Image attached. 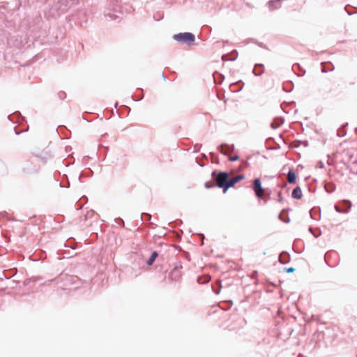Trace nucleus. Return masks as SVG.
<instances>
[{"mask_svg":"<svg viewBox=\"0 0 357 357\" xmlns=\"http://www.w3.org/2000/svg\"><path fill=\"white\" fill-rule=\"evenodd\" d=\"M73 4L72 0H56L45 13L47 17H56L66 12Z\"/></svg>","mask_w":357,"mask_h":357,"instance_id":"obj_1","label":"nucleus"},{"mask_svg":"<svg viewBox=\"0 0 357 357\" xmlns=\"http://www.w3.org/2000/svg\"><path fill=\"white\" fill-rule=\"evenodd\" d=\"M212 178L215 181V183H212L209 185L208 183H205V187L206 188H210L211 187L218 186L220 188H223L224 192L230 188L229 182L230 179L229 178V174L225 172H216L213 171L212 173Z\"/></svg>","mask_w":357,"mask_h":357,"instance_id":"obj_2","label":"nucleus"},{"mask_svg":"<svg viewBox=\"0 0 357 357\" xmlns=\"http://www.w3.org/2000/svg\"><path fill=\"white\" fill-rule=\"evenodd\" d=\"M173 38L181 43L190 44L195 41V36L192 33L185 32L174 35Z\"/></svg>","mask_w":357,"mask_h":357,"instance_id":"obj_3","label":"nucleus"},{"mask_svg":"<svg viewBox=\"0 0 357 357\" xmlns=\"http://www.w3.org/2000/svg\"><path fill=\"white\" fill-rule=\"evenodd\" d=\"M352 204L349 200H343L340 205H335V209L337 213H348Z\"/></svg>","mask_w":357,"mask_h":357,"instance_id":"obj_4","label":"nucleus"},{"mask_svg":"<svg viewBox=\"0 0 357 357\" xmlns=\"http://www.w3.org/2000/svg\"><path fill=\"white\" fill-rule=\"evenodd\" d=\"M253 190L258 198H261L264 196V190L261 187V181L259 178H255L253 182Z\"/></svg>","mask_w":357,"mask_h":357,"instance_id":"obj_5","label":"nucleus"},{"mask_svg":"<svg viewBox=\"0 0 357 357\" xmlns=\"http://www.w3.org/2000/svg\"><path fill=\"white\" fill-rule=\"evenodd\" d=\"M220 153L227 155L228 153L232 152L234 150V145H229L227 144H222L219 147Z\"/></svg>","mask_w":357,"mask_h":357,"instance_id":"obj_6","label":"nucleus"},{"mask_svg":"<svg viewBox=\"0 0 357 357\" xmlns=\"http://www.w3.org/2000/svg\"><path fill=\"white\" fill-rule=\"evenodd\" d=\"M284 123V119L281 117H276L271 123V127L273 129L278 128Z\"/></svg>","mask_w":357,"mask_h":357,"instance_id":"obj_7","label":"nucleus"},{"mask_svg":"<svg viewBox=\"0 0 357 357\" xmlns=\"http://www.w3.org/2000/svg\"><path fill=\"white\" fill-rule=\"evenodd\" d=\"M290 257L287 252H283L280 255L279 261L281 264H287L289 261Z\"/></svg>","mask_w":357,"mask_h":357,"instance_id":"obj_8","label":"nucleus"},{"mask_svg":"<svg viewBox=\"0 0 357 357\" xmlns=\"http://www.w3.org/2000/svg\"><path fill=\"white\" fill-rule=\"evenodd\" d=\"M263 67L262 64H256L252 71L254 75L256 76L261 75L264 73Z\"/></svg>","mask_w":357,"mask_h":357,"instance_id":"obj_9","label":"nucleus"},{"mask_svg":"<svg viewBox=\"0 0 357 357\" xmlns=\"http://www.w3.org/2000/svg\"><path fill=\"white\" fill-rule=\"evenodd\" d=\"M292 197L294 199H301L302 197V190L300 187H296L292 192Z\"/></svg>","mask_w":357,"mask_h":357,"instance_id":"obj_10","label":"nucleus"},{"mask_svg":"<svg viewBox=\"0 0 357 357\" xmlns=\"http://www.w3.org/2000/svg\"><path fill=\"white\" fill-rule=\"evenodd\" d=\"M24 172L26 173H33L37 172L39 169V167L38 166H34V167H31L29 164H26V165L24 167Z\"/></svg>","mask_w":357,"mask_h":357,"instance_id":"obj_11","label":"nucleus"},{"mask_svg":"<svg viewBox=\"0 0 357 357\" xmlns=\"http://www.w3.org/2000/svg\"><path fill=\"white\" fill-rule=\"evenodd\" d=\"M280 6V0H272L268 2V7L271 10L278 8Z\"/></svg>","mask_w":357,"mask_h":357,"instance_id":"obj_12","label":"nucleus"},{"mask_svg":"<svg viewBox=\"0 0 357 357\" xmlns=\"http://www.w3.org/2000/svg\"><path fill=\"white\" fill-rule=\"evenodd\" d=\"M287 181L289 183H295L296 174L292 170H289L287 174Z\"/></svg>","mask_w":357,"mask_h":357,"instance_id":"obj_13","label":"nucleus"},{"mask_svg":"<svg viewBox=\"0 0 357 357\" xmlns=\"http://www.w3.org/2000/svg\"><path fill=\"white\" fill-rule=\"evenodd\" d=\"M243 178H244L243 175H238L234 178H231L230 182H229L230 187L234 186L235 185V183H236L237 182H238L241 180H243Z\"/></svg>","mask_w":357,"mask_h":357,"instance_id":"obj_14","label":"nucleus"},{"mask_svg":"<svg viewBox=\"0 0 357 357\" xmlns=\"http://www.w3.org/2000/svg\"><path fill=\"white\" fill-rule=\"evenodd\" d=\"M158 257V253L156 252H153L150 258L149 259V260L147 261V264L149 265H151L153 264V263L154 262L155 258Z\"/></svg>","mask_w":357,"mask_h":357,"instance_id":"obj_15","label":"nucleus"},{"mask_svg":"<svg viewBox=\"0 0 357 357\" xmlns=\"http://www.w3.org/2000/svg\"><path fill=\"white\" fill-rule=\"evenodd\" d=\"M229 160L230 161H236L238 160V155L229 156Z\"/></svg>","mask_w":357,"mask_h":357,"instance_id":"obj_16","label":"nucleus"},{"mask_svg":"<svg viewBox=\"0 0 357 357\" xmlns=\"http://www.w3.org/2000/svg\"><path fill=\"white\" fill-rule=\"evenodd\" d=\"M144 218H147V219H146L147 220H149L151 219V215H150V214H149V213H143V214L142 215V218H144Z\"/></svg>","mask_w":357,"mask_h":357,"instance_id":"obj_17","label":"nucleus"},{"mask_svg":"<svg viewBox=\"0 0 357 357\" xmlns=\"http://www.w3.org/2000/svg\"><path fill=\"white\" fill-rule=\"evenodd\" d=\"M222 58L225 61L234 60L235 59V58L234 59H229V55H227V54L222 55Z\"/></svg>","mask_w":357,"mask_h":357,"instance_id":"obj_18","label":"nucleus"},{"mask_svg":"<svg viewBox=\"0 0 357 357\" xmlns=\"http://www.w3.org/2000/svg\"><path fill=\"white\" fill-rule=\"evenodd\" d=\"M294 268L293 267H290L286 269V271L287 273H293L294 271Z\"/></svg>","mask_w":357,"mask_h":357,"instance_id":"obj_19","label":"nucleus"},{"mask_svg":"<svg viewBox=\"0 0 357 357\" xmlns=\"http://www.w3.org/2000/svg\"><path fill=\"white\" fill-rule=\"evenodd\" d=\"M59 96L61 98H64L66 97V93L64 92H61Z\"/></svg>","mask_w":357,"mask_h":357,"instance_id":"obj_20","label":"nucleus"},{"mask_svg":"<svg viewBox=\"0 0 357 357\" xmlns=\"http://www.w3.org/2000/svg\"><path fill=\"white\" fill-rule=\"evenodd\" d=\"M322 72H323V73H326V69H325V68H323V69H322Z\"/></svg>","mask_w":357,"mask_h":357,"instance_id":"obj_21","label":"nucleus"},{"mask_svg":"<svg viewBox=\"0 0 357 357\" xmlns=\"http://www.w3.org/2000/svg\"><path fill=\"white\" fill-rule=\"evenodd\" d=\"M220 293V290L216 291L215 294H218Z\"/></svg>","mask_w":357,"mask_h":357,"instance_id":"obj_22","label":"nucleus"},{"mask_svg":"<svg viewBox=\"0 0 357 357\" xmlns=\"http://www.w3.org/2000/svg\"><path fill=\"white\" fill-rule=\"evenodd\" d=\"M356 132H357V128H356Z\"/></svg>","mask_w":357,"mask_h":357,"instance_id":"obj_23","label":"nucleus"}]
</instances>
